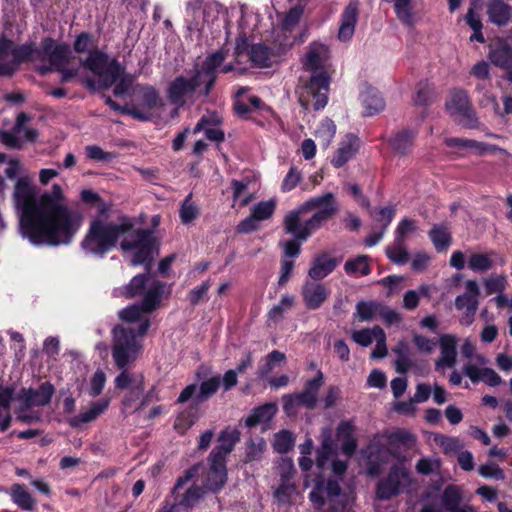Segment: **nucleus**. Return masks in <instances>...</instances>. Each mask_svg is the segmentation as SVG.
Masks as SVG:
<instances>
[{"label": "nucleus", "mask_w": 512, "mask_h": 512, "mask_svg": "<svg viewBox=\"0 0 512 512\" xmlns=\"http://www.w3.org/2000/svg\"><path fill=\"white\" fill-rule=\"evenodd\" d=\"M13 200L20 212L22 236L35 246L69 245L82 225V215L64 203L59 184H53L50 192L37 197L30 179L20 177L14 187Z\"/></svg>", "instance_id": "nucleus-1"}, {"label": "nucleus", "mask_w": 512, "mask_h": 512, "mask_svg": "<svg viewBox=\"0 0 512 512\" xmlns=\"http://www.w3.org/2000/svg\"><path fill=\"white\" fill-rule=\"evenodd\" d=\"M338 211L339 206L335 195L332 192H326L309 198L297 209L288 212L283 220V228L285 233L293 238L280 243L284 256L298 257L301 253V245Z\"/></svg>", "instance_id": "nucleus-2"}, {"label": "nucleus", "mask_w": 512, "mask_h": 512, "mask_svg": "<svg viewBox=\"0 0 512 512\" xmlns=\"http://www.w3.org/2000/svg\"><path fill=\"white\" fill-rule=\"evenodd\" d=\"M133 228L134 223L127 216L120 217L118 223L96 217L90 221L80 246L86 254L103 258L117 246L120 237Z\"/></svg>", "instance_id": "nucleus-3"}, {"label": "nucleus", "mask_w": 512, "mask_h": 512, "mask_svg": "<svg viewBox=\"0 0 512 512\" xmlns=\"http://www.w3.org/2000/svg\"><path fill=\"white\" fill-rule=\"evenodd\" d=\"M150 320L140 321L137 328L116 325L113 328L112 357L118 369H127L135 361L142 345L136 340L137 336H144L150 328Z\"/></svg>", "instance_id": "nucleus-4"}, {"label": "nucleus", "mask_w": 512, "mask_h": 512, "mask_svg": "<svg viewBox=\"0 0 512 512\" xmlns=\"http://www.w3.org/2000/svg\"><path fill=\"white\" fill-rule=\"evenodd\" d=\"M308 497L314 512H355L349 494L333 478L318 477Z\"/></svg>", "instance_id": "nucleus-5"}, {"label": "nucleus", "mask_w": 512, "mask_h": 512, "mask_svg": "<svg viewBox=\"0 0 512 512\" xmlns=\"http://www.w3.org/2000/svg\"><path fill=\"white\" fill-rule=\"evenodd\" d=\"M299 82L295 92L304 110L319 111L327 105L330 76L326 71L311 73L306 80L301 77Z\"/></svg>", "instance_id": "nucleus-6"}, {"label": "nucleus", "mask_w": 512, "mask_h": 512, "mask_svg": "<svg viewBox=\"0 0 512 512\" xmlns=\"http://www.w3.org/2000/svg\"><path fill=\"white\" fill-rule=\"evenodd\" d=\"M123 251H133L130 264L134 267L143 265L145 271H151L154 258L159 253V243L151 229H137L135 239L120 242Z\"/></svg>", "instance_id": "nucleus-7"}, {"label": "nucleus", "mask_w": 512, "mask_h": 512, "mask_svg": "<svg viewBox=\"0 0 512 512\" xmlns=\"http://www.w3.org/2000/svg\"><path fill=\"white\" fill-rule=\"evenodd\" d=\"M165 284L155 280L149 286L140 304H132L119 311V318L127 323H134L141 319L143 313H151L156 309L164 293Z\"/></svg>", "instance_id": "nucleus-8"}, {"label": "nucleus", "mask_w": 512, "mask_h": 512, "mask_svg": "<svg viewBox=\"0 0 512 512\" xmlns=\"http://www.w3.org/2000/svg\"><path fill=\"white\" fill-rule=\"evenodd\" d=\"M220 385L221 378L219 375L212 376L208 380L201 382L199 392L194 399V404L190 405L188 409L184 410L177 416L174 428L177 431H185L193 426L197 420V415L195 413L197 405L211 398L218 391Z\"/></svg>", "instance_id": "nucleus-9"}, {"label": "nucleus", "mask_w": 512, "mask_h": 512, "mask_svg": "<svg viewBox=\"0 0 512 512\" xmlns=\"http://www.w3.org/2000/svg\"><path fill=\"white\" fill-rule=\"evenodd\" d=\"M446 108L451 116L462 117L461 124L469 129L478 127V118L472 109L471 102L466 91L462 89H454L451 92V98L446 103Z\"/></svg>", "instance_id": "nucleus-10"}, {"label": "nucleus", "mask_w": 512, "mask_h": 512, "mask_svg": "<svg viewBox=\"0 0 512 512\" xmlns=\"http://www.w3.org/2000/svg\"><path fill=\"white\" fill-rule=\"evenodd\" d=\"M408 478L409 472L406 467L399 464L392 465L388 475L377 483V499L386 501L399 495L401 491V481L407 480Z\"/></svg>", "instance_id": "nucleus-11"}, {"label": "nucleus", "mask_w": 512, "mask_h": 512, "mask_svg": "<svg viewBox=\"0 0 512 512\" xmlns=\"http://www.w3.org/2000/svg\"><path fill=\"white\" fill-rule=\"evenodd\" d=\"M151 279V271H145L132 277L125 285L116 287L112 291V296L116 298L134 299L137 297L144 298L148 291V283Z\"/></svg>", "instance_id": "nucleus-12"}, {"label": "nucleus", "mask_w": 512, "mask_h": 512, "mask_svg": "<svg viewBox=\"0 0 512 512\" xmlns=\"http://www.w3.org/2000/svg\"><path fill=\"white\" fill-rule=\"evenodd\" d=\"M331 291L318 281H306L301 288V296L306 309L318 310L326 302Z\"/></svg>", "instance_id": "nucleus-13"}, {"label": "nucleus", "mask_w": 512, "mask_h": 512, "mask_svg": "<svg viewBox=\"0 0 512 512\" xmlns=\"http://www.w3.org/2000/svg\"><path fill=\"white\" fill-rule=\"evenodd\" d=\"M55 388L50 382H43L38 389L22 388L18 394V400L23 402L28 409L32 406H45L50 403Z\"/></svg>", "instance_id": "nucleus-14"}, {"label": "nucleus", "mask_w": 512, "mask_h": 512, "mask_svg": "<svg viewBox=\"0 0 512 512\" xmlns=\"http://www.w3.org/2000/svg\"><path fill=\"white\" fill-rule=\"evenodd\" d=\"M480 288L476 280H467L465 283V292L455 298V307L457 310L465 309L467 317H474L479 305Z\"/></svg>", "instance_id": "nucleus-15"}, {"label": "nucleus", "mask_w": 512, "mask_h": 512, "mask_svg": "<svg viewBox=\"0 0 512 512\" xmlns=\"http://www.w3.org/2000/svg\"><path fill=\"white\" fill-rule=\"evenodd\" d=\"M340 263V259L330 257L328 253H318L311 261L308 276L314 281H321L331 274Z\"/></svg>", "instance_id": "nucleus-16"}, {"label": "nucleus", "mask_w": 512, "mask_h": 512, "mask_svg": "<svg viewBox=\"0 0 512 512\" xmlns=\"http://www.w3.org/2000/svg\"><path fill=\"white\" fill-rule=\"evenodd\" d=\"M358 14L357 4L352 2H350L343 10L338 30V39L341 42H347L353 37L358 20Z\"/></svg>", "instance_id": "nucleus-17"}, {"label": "nucleus", "mask_w": 512, "mask_h": 512, "mask_svg": "<svg viewBox=\"0 0 512 512\" xmlns=\"http://www.w3.org/2000/svg\"><path fill=\"white\" fill-rule=\"evenodd\" d=\"M121 373L115 378V387L120 390L130 389V396H125L123 404L129 406L130 403L136 399H139L144 392V376L140 375L139 381L131 386L133 379L132 376L127 372V369H121Z\"/></svg>", "instance_id": "nucleus-18"}, {"label": "nucleus", "mask_w": 512, "mask_h": 512, "mask_svg": "<svg viewBox=\"0 0 512 512\" xmlns=\"http://www.w3.org/2000/svg\"><path fill=\"white\" fill-rule=\"evenodd\" d=\"M486 13L492 24L504 27L511 21L512 7L504 0H488Z\"/></svg>", "instance_id": "nucleus-19"}, {"label": "nucleus", "mask_w": 512, "mask_h": 512, "mask_svg": "<svg viewBox=\"0 0 512 512\" xmlns=\"http://www.w3.org/2000/svg\"><path fill=\"white\" fill-rule=\"evenodd\" d=\"M441 357L435 362L436 369L448 367L451 368L456 363L457 358V340L452 334H444L439 339Z\"/></svg>", "instance_id": "nucleus-20"}, {"label": "nucleus", "mask_w": 512, "mask_h": 512, "mask_svg": "<svg viewBox=\"0 0 512 512\" xmlns=\"http://www.w3.org/2000/svg\"><path fill=\"white\" fill-rule=\"evenodd\" d=\"M463 373L473 382H484L488 386L496 387L501 384V377L492 368H479L473 363H467L463 367Z\"/></svg>", "instance_id": "nucleus-21"}, {"label": "nucleus", "mask_w": 512, "mask_h": 512, "mask_svg": "<svg viewBox=\"0 0 512 512\" xmlns=\"http://www.w3.org/2000/svg\"><path fill=\"white\" fill-rule=\"evenodd\" d=\"M283 410L288 416L296 414L297 407H306L307 409H314L317 404V398H314L310 393L302 390L299 393L287 394L282 397Z\"/></svg>", "instance_id": "nucleus-22"}, {"label": "nucleus", "mask_w": 512, "mask_h": 512, "mask_svg": "<svg viewBox=\"0 0 512 512\" xmlns=\"http://www.w3.org/2000/svg\"><path fill=\"white\" fill-rule=\"evenodd\" d=\"M488 57L496 67L508 70L512 65V45L500 39L490 46Z\"/></svg>", "instance_id": "nucleus-23"}, {"label": "nucleus", "mask_w": 512, "mask_h": 512, "mask_svg": "<svg viewBox=\"0 0 512 512\" xmlns=\"http://www.w3.org/2000/svg\"><path fill=\"white\" fill-rule=\"evenodd\" d=\"M416 135L414 130L404 128L390 137L388 144L396 154L404 156L412 151Z\"/></svg>", "instance_id": "nucleus-24"}, {"label": "nucleus", "mask_w": 512, "mask_h": 512, "mask_svg": "<svg viewBox=\"0 0 512 512\" xmlns=\"http://www.w3.org/2000/svg\"><path fill=\"white\" fill-rule=\"evenodd\" d=\"M359 138L353 134H348L346 140L343 141L337 149L331 160L335 168L344 166L358 151Z\"/></svg>", "instance_id": "nucleus-25"}, {"label": "nucleus", "mask_w": 512, "mask_h": 512, "mask_svg": "<svg viewBox=\"0 0 512 512\" xmlns=\"http://www.w3.org/2000/svg\"><path fill=\"white\" fill-rule=\"evenodd\" d=\"M189 87L186 77L182 75L175 77L167 88L169 102L177 107H183L186 103L185 97L193 94Z\"/></svg>", "instance_id": "nucleus-26"}, {"label": "nucleus", "mask_w": 512, "mask_h": 512, "mask_svg": "<svg viewBox=\"0 0 512 512\" xmlns=\"http://www.w3.org/2000/svg\"><path fill=\"white\" fill-rule=\"evenodd\" d=\"M43 53L48 57L50 65H57L60 61L68 60L69 48L66 44H57L51 37H46L41 43Z\"/></svg>", "instance_id": "nucleus-27"}, {"label": "nucleus", "mask_w": 512, "mask_h": 512, "mask_svg": "<svg viewBox=\"0 0 512 512\" xmlns=\"http://www.w3.org/2000/svg\"><path fill=\"white\" fill-rule=\"evenodd\" d=\"M277 413V406L275 403H265L257 406L245 419V425L248 428L256 427L261 423H268Z\"/></svg>", "instance_id": "nucleus-28"}, {"label": "nucleus", "mask_w": 512, "mask_h": 512, "mask_svg": "<svg viewBox=\"0 0 512 512\" xmlns=\"http://www.w3.org/2000/svg\"><path fill=\"white\" fill-rule=\"evenodd\" d=\"M361 100L364 107V115L365 116H373L385 108V101L380 95L379 91L374 88H367L361 94Z\"/></svg>", "instance_id": "nucleus-29"}, {"label": "nucleus", "mask_w": 512, "mask_h": 512, "mask_svg": "<svg viewBox=\"0 0 512 512\" xmlns=\"http://www.w3.org/2000/svg\"><path fill=\"white\" fill-rule=\"evenodd\" d=\"M249 60L252 66L257 68H269L272 66L273 53L265 44H252L249 49Z\"/></svg>", "instance_id": "nucleus-30"}, {"label": "nucleus", "mask_w": 512, "mask_h": 512, "mask_svg": "<svg viewBox=\"0 0 512 512\" xmlns=\"http://www.w3.org/2000/svg\"><path fill=\"white\" fill-rule=\"evenodd\" d=\"M109 57L107 53L97 47L89 51L85 60L81 61V65L96 75H103L104 68L108 64Z\"/></svg>", "instance_id": "nucleus-31"}, {"label": "nucleus", "mask_w": 512, "mask_h": 512, "mask_svg": "<svg viewBox=\"0 0 512 512\" xmlns=\"http://www.w3.org/2000/svg\"><path fill=\"white\" fill-rule=\"evenodd\" d=\"M326 51V47L322 44H311L306 54L303 66L312 73H318L324 70L322 54Z\"/></svg>", "instance_id": "nucleus-32"}, {"label": "nucleus", "mask_w": 512, "mask_h": 512, "mask_svg": "<svg viewBox=\"0 0 512 512\" xmlns=\"http://www.w3.org/2000/svg\"><path fill=\"white\" fill-rule=\"evenodd\" d=\"M444 142L447 147L451 148H476L479 150L480 155L486 154L488 152H495L498 149L495 145L465 138L450 137L446 138Z\"/></svg>", "instance_id": "nucleus-33"}, {"label": "nucleus", "mask_w": 512, "mask_h": 512, "mask_svg": "<svg viewBox=\"0 0 512 512\" xmlns=\"http://www.w3.org/2000/svg\"><path fill=\"white\" fill-rule=\"evenodd\" d=\"M141 92L142 108L144 112L151 113L156 108L164 106L163 100L161 99L157 89L149 84L139 86Z\"/></svg>", "instance_id": "nucleus-34"}, {"label": "nucleus", "mask_w": 512, "mask_h": 512, "mask_svg": "<svg viewBox=\"0 0 512 512\" xmlns=\"http://www.w3.org/2000/svg\"><path fill=\"white\" fill-rule=\"evenodd\" d=\"M428 234L437 252L447 250L452 243V236L446 224L434 225Z\"/></svg>", "instance_id": "nucleus-35"}, {"label": "nucleus", "mask_w": 512, "mask_h": 512, "mask_svg": "<svg viewBox=\"0 0 512 512\" xmlns=\"http://www.w3.org/2000/svg\"><path fill=\"white\" fill-rule=\"evenodd\" d=\"M228 454L229 447L220 449L215 446L209 455V460L211 462L210 469L215 470L220 475V485L225 484L227 480L225 458Z\"/></svg>", "instance_id": "nucleus-36"}, {"label": "nucleus", "mask_w": 512, "mask_h": 512, "mask_svg": "<svg viewBox=\"0 0 512 512\" xmlns=\"http://www.w3.org/2000/svg\"><path fill=\"white\" fill-rule=\"evenodd\" d=\"M10 490L11 499L19 508L26 511L34 509L35 500L23 484H13Z\"/></svg>", "instance_id": "nucleus-37"}, {"label": "nucleus", "mask_w": 512, "mask_h": 512, "mask_svg": "<svg viewBox=\"0 0 512 512\" xmlns=\"http://www.w3.org/2000/svg\"><path fill=\"white\" fill-rule=\"evenodd\" d=\"M462 492L459 486L449 484L445 487L442 495L441 502L443 507L448 512H453L462 503Z\"/></svg>", "instance_id": "nucleus-38"}, {"label": "nucleus", "mask_w": 512, "mask_h": 512, "mask_svg": "<svg viewBox=\"0 0 512 512\" xmlns=\"http://www.w3.org/2000/svg\"><path fill=\"white\" fill-rule=\"evenodd\" d=\"M393 351L397 355V359L395 361L396 371L400 374L407 373L413 365L410 360V349L408 344L405 341H400Z\"/></svg>", "instance_id": "nucleus-39"}, {"label": "nucleus", "mask_w": 512, "mask_h": 512, "mask_svg": "<svg viewBox=\"0 0 512 512\" xmlns=\"http://www.w3.org/2000/svg\"><path fill=\"white\" fill-rule=\"evenodd\" d=\"M109 107L120 114L131 116L133 119L141 122L151 121L153 117L152 113L144 112L135 105H120L116 101H113Z\"/></svg>", "instance_id": "nucleus-40"}, {"label": "nucleus", "mask_w": 512, "mask_h": 512, "mask_svg": "<svg viewBox=\"0 0 512 512\" xmlns=\"http://www.w3.org/2000/svg\"><path fill=\"white\" fill-rule=\"evenodd\" d=\"M369 256L359 255L354 259H349L344 265V270L349 275L359 273L362 276H367L371 273V267L368 263Z\"/></svg>", "instance_id": "nucleus-41"}, {"label": "nucleus", "mask_w": 512, "mask_h": 512, "mask_svg": "<svg viewBox=\"0 0 512 512\" xmlns=\"http://www.w3.org/2000/svg\"><path fill=\"white\" fill-rule=\"evenodd\" d=\"M294 445L295 438L291 431L283 429L275 434L273 448L277 453L287 454L293 449Z\"/></svg>", "instance_id": "nucleus-42"}, {"label": "nucleus", "mask_w": 512, "mask_h": 512, "mask_svg": "<svg viewBox=\"0 0 512 512\" xmlns=\"http://www.w3.org/2000/svg\"><path fill=\"white\" fill-rule=\"evenodd\" d=\"M35 52H37V50L33 43L13 46L11 50V55L13 57L11 63L17 68L21 63L31 61Z\"/></svg>", "instance_id": "nucleus-43"}, {"label": "nucleus", "mask_w": 512, "mask_h": 512, "mask_svg": "<svg viewBox=\"0 0 512 512\" xmlns=\"http://www.w3.org/2000/svg\"><path fill=\"white\" fill-rule=\"evenodd\" d=\"M110 403L109 398H103L91 403L89 409L80 413L79 419L82 423H89L94 421L98 416L104 413Z\"/></svg>", "instance_id": "nucleus-44"}, {"label": "nucleus", "mask_w": 512, "mask_h": 512, "mask_svg": "<svg viewBox=\"0 0 512 512\" xmlns=\"http://www.w3.org/2000/svg\"><path fill=\"white\" fill-rule=\"evenodd\" d=\"M380 304L379 301H359L356 304L355 316H358L360 321H371L378 315Z\"/></svg>", "instance_id": "nucleus-45"}, {"label": "nucleus", "mask_w": 512, "mask_h": 512, "mask_svg": "<svg viewBox=\"0 0 512 512\" xmlns=\"http://www.w3.org/2000/svg\"><path fill=\"white\" fill-rule=\"evenodd\" d=\"M335 453V445L332 436L328 430L322 432V442L320 449L317 450V463L323 466L331 455Z\"/></svg>", "instance_id": "nucleus-46"}, {"label": "nucleus", "mask_w": 512, "mask_h": 512, "mask_svg": "<svg viewBox=\"0 0 512 512\" xmlns=\"http://www.w3.org/2000/svg\"><path fill=\"white\" fill-rule=\"evenodd\" d=\"M414 442V436L410 432L402 429L393 431L387 436V444L390 447L404 446L409 449L412 447Z\"/></svg>", "instance_id": "nucleus-47"}, {"label": "nucleus", "mask_w": 512, "mask_h": 512, "mask_svg": "<svg viewBox=\"0 0 512 512\" xmlns=\"http://www.w3.org/2000/svg\"><path fill=\"white\" fill-rule=\"evenodd\" d=\"M336 134V125L329 119L325 118L321 121L316 129L315 135L322 142L323 146H328Z\"/></svg>", "instance_id": "nucleus-48"}, {"label": "nucleus", "mask_w": 512, "mask_h": 512, "mask_svg": "<svg viewBox=\"0 0 512 512\" xmlns=\"http://www.w3.org/2000/svg\"><path fill=\"white\" fill-rule=\"evenodd\" d=\"M191 199L192 194L190 193L183 200L179 210V216L183 224H190L199 215V208L197 205L192 203Z\"/></svg>", "instance_id": "nucleus-49"}, {"label": "nucleus", "mask_w": 512, "mask_h": 512, "mask_svg": "<svg viewBox=\"0 0 512 512\" xmlns=\"http://www.w3.org/2000/svg\"><path fill=\"white\" fill-rule=\"evenodd\" d=\"M187 35L192 41L200 42L203 37L205 22L201 16H187Z\"/></svg>", "instance_id": "nucleus-50"}, {"label": "nucleus", "mask_w": 512, "mask_h": 512, "mask_svg": "<svg viewBox=\"0 0 512 512\" xmlns=\"http://www.w3.org/2000/svg\"><path fill=\"white\" fill-rule=\"evenodd\" d=\"M226 59V53L220 49L208 55L201 66L203 74H216V69L219 68Z\"/></svg>", "instance_id": "nucleus-51"}, {"label": "nucleus", "mask_w": 512, "mask_h": 512, "mask_svg": "<svg viewBox=\"0 0 512 512\" xmlns=\"http://www.w3.org/2000/svg\"><path fill=\"white\" fill-rule=\"evenodd\" d=\"M84 151L86 158L95 162L109 163L116 158L115 153L104 151L98 145H87Z\"/></svg>", "instance_id": "nucleus-52"}, {"label": "nucleus", "mask_w": 512, "mask_h": 512, "mask_svg": "<svg viewBox=\"0 0 512 512\" xmlns=\"http://www.w3.org/2000/svg\"><path fill=\"white\" fill-rule=\"evenodd\" d=\"M492 266L493 260L485 253H473L468 260V268L475 272L488 271Z\"/></svg>", "instance_id": "nucleus-53"}, {"label": "nucleus", "mask_w": 512, "mask_h": 512, "mask_svg": "<svg viewBox=\"0 0 512 512\" xmlns=\"http://www.w3.org/2000/svg\"><path fill=\"white\" fill-rule=\"evenodd\" d=\"M396 214L394 206L375 208L371 211V217L375 222L381 223V228L387 230Z\"/></svg>", "instance_id": "nucleus-54"}, {"label": "nucleus", "mask_w": 512, "mask_h": 512, "mask_svg": "<svg viewBox=\"0 0 512 512\" xmlns=\"http://www.w3.org/2000/svg\"><path fill=\"white\" fill-rule=\"evenodd\" d=\"M95 47H97L96 41L89 32H81L78 34L73 43V50L78 54H89V51Z\"/></svg>", "instance_id": "nucleus-55"}, {"label": "nucleus", "mask_w": 512, "mask_h": 512, "mask_svg": "<svg viewBox=\"0 0 512 512\" xmlns=\"http://www.w3.org/2000/svg\"><path fill=\"white\" fill-rule=\"evenodd\" d=\"M374 337L376 338V346L371 352V357L381 359L387 355L386 334L380 326H374Z\"/></svg>", "instance_id": "nucleus-56"}, {"label": "nucleus", "mask_w": 512, "mask_h": 512, "mask_svg": "<svg viewBox=\"0 0 512 512\" xmlns=\"http://www.w3.org/2000/svg\"><path fill=\"white\" fill-rule=\"evenodd\" d=\"M275 208L276 203L274 200L261 201L254 206L251 214L258 221H263L269 219L273 215Z\"/></svg>", "instance_id": "nucleus-57"}, {"label": "nucleus", "mask_w": 512, "mask_h": 512, "mask_svg": "<svg viewBox=\"0 0 512 512\" xmlns=\"http://www.w3.org/2000/svg\"><path fill=\"white\" fill-rule=\"evenodd\" d=\"M295 298L292 295L282 296L279 304L273 306L269 312L268 317L273 321H278L283 317L286 309H290L294 305Z\"/></svg>", "instance_id": "nucleus-58"}, {"label": "nucleus", "mask_w": 512, "mask_h": 512, "mask_svg": "<svg viewBox=\"0 0 512 512\" xmlns=\"http://www.w3.org/2000/svg\"><path fill=\"white\" fill-rule=\"evenodd\" d=\"M124 72V67L121 66L119 61L117 59L108 60V64L104 68V73L107 78H109V81L105 79V87H109L113 83H115L118 79L121 78V75Z\"/></svg>", "instance_id": "nucleus-59"}, {"label": "nucleus", "mask_w": 512, "mask_h": 512, "mask_svg": "<svg viewBox=\"0 0 512 512\" xmlns=\"http://www.w3.org/2000/svg\"><path fill=\"white\" fill-rule=\"evenodd\" d=\"M211 287L210 280L204 281L200 286L193 288L188 293V301L191 306L195 307L207 298L208 291Z\"/></svg>", "instance_id": "nucleus-60"}, {"label": "nucleus", "mask_w": 512, "mask_h": 512, "mask_svg": "<svg viewBox=\"0 0 512 512\" xmlns=\"http://www.w3.org/2000/svg\"><path fill=\"white\" fill-rule=\"evenodd\" d=\"M396 245L393 247H387L386 255L387 257L396 264H405L409 260V254L407 250L403 247V243H395Z\"/></svg>", "instance_id": "nucleus-61"}, {"label": "nucleus", "mask_w": 512, "mask_h": 512, "mask_svg": "<svg viewBox=\"0 0 512 512\" xmlns=\"http://www.w3.org/2000/svg\"><path fill=\"white\" fill-rule=\"evenodd\" d=\"M301 179V172L297 169V167L292 166L282 181L281 191L290 192L291 190L296 188Z\"/></svg>", "instance_id": "nucleus-62"}, {"label": "nucleus", "mask_w": 512, "mask_h": 512, "mask_svg": "<svg viewBox=\"0 0 512 512\" xmlns=\"http://www.w3.org/2000/svg\"><path fill=\"white\" fill-rule=\"evenodd\" d=\"M433 89L428 84L419 83L414 103L416 106H428L432 102Z\"/></svg>", "instance_id": "nucleus-63"}, {"label": "nucleus", "mask_w": 512, "mask_h": 512, "mask_svg": "<svg viewBox=\"0 0 512 512\" xmlns=\"http://www.w3.org/2000/svg\"><path fill=\"white\" fill-rule=\"evenodd\" d=\"M484 286L487 295L502 293L506 288V277L503 275L489 277L485 280Z\"/></svg>", "instance_id": "nucleus-64"}]
</instances>
